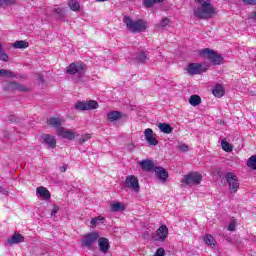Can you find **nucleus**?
Segmentation results:
<instances>
[{
	"mask_svg": "<svg viewBox=\"0 0 256 256\" xmlns=\"http://www.w3.org/2000/svg\"><path fill=\"white\" fill-rule=\"evenodd\" d=\"M158 128L162 133H166V135L173 133V128L171 127V124L160 123L158 125Z\"/></svg>",
	"mask_w": 256,
	"mask_h": 256,
	"instance_id": "nucleus-24",
	"label": "nucleus"
},
{
	"mask_svg": "<svg viewBox=\"0 0 256 256\" xmlns=\"http://www.w3.org/2000/svg\"><path fill=\"white\" fill-rule=\"evenodd\" d=\"M195 3L199 5L193 10L194 17L197 19H213L217 14V8L211 4V0H195Z\"/></svg>",
	"mask_w": 256,
	"mask_h": 256,
	"instance_id": "nucleus-1",
	"label": "nucleus"
},
{
	"mask_svg": "<svg viewBox=\"0 0 256 256\" xmlns=\"http://www.w3.org/2000/svg\"><path fill=\"white\" fill-rule=\"evenodd\" d=\"M14 49H27L29 47V42L23 40H17L13 43Z\"/></svg>",
	"mask_w": 256,
	"mask_h": 256,
	"instance_id": "nucleus-27",
	"label": "nucleus"
},
{
	"mask_svg": "<svg viewBox=\"0 0 256 256\" xmlns=\"http://www.w3.org/2000/svg\"><path fill=\"white\" fill-rule=\"evenodd\" d=\"M127 151H133V149H135V145H133L132 143L127 144L126 147Z\"/></svg>",
	"mask_w": 256,
	"mask_h": 256,
	"instance_id": "nucleus-48",
	"label": "nucleus"
},
{
	"mask_svg": "<svg viewBox=\"0 0 256 256\" xmlns=\"http://www.w3.org/2000/svg\"><path fill=\"white\" fill-rule=\"evenodd\" d=\"M125 187L128 189H133L135 193H139V189H141V186H139V179H137L135 175H129L126 177Z\"/></svg>",
	"mask_w": 256,
	"mask_h": 256,
	"instance_id": "nucleus-10",
	"label": "nucleus"
},
{
	"mask_svg": "<svg viewBox=\"0 0 256 256\" xmlns=\"http://www.w3.org/2000/svg\"><path fill=\"white\" fill-rule=\"evenodd\" d=\"M110 210L114 213H121L125 211V205L123 203L116 202L110 205Z\"/></svg>",
	"mask_w": 256,
	"mask_h": 256,
	"instance_id": "nucleus-23",
	"label": "nucleus"
},
{
	"mask_svg": "<svg viewBox=\"0 0 256 256\" xmlns=\"http://www.w3.org/2000/svg\"><path fill=\"white\" fill-rule=\"evenodd\" d=\"M204 243H206V245H215V238H213V236L211 235H206L204 236Z\"/></svg>",
	"mask_w": 256,
	"mask_h": 256,
	"instance_id": "nucleus-34",
	"label": "nucleus"
},
{
	"mask_svg": "<svg viewBox=\"0 0 256 256\" xmlns=\"http://www.w3.org/2000/svg\"><path fill=\"white\" fill-rule=\"evenodd\" d=\"M98 245H99V250L101 253H108L109 252V239L105 237H100L98 238Z\"/></svg>",
	"mask_w": 256,
	"mask_h": 256,
	"instance_id": "nucleus-19",
	"label": "nucleus"
},
{
	"mask_svg": "<svg viewBox=\"0 0 256 256\" xmlns=\"http://www.w3.org/2000/svg\"><path fill=\"white\" fill-rule=\"evenodd\" d=\"M224 179H226V183L231 191V193H237L239 191V178L233 172H227L224 175Z\"/></svg>",
	"mask_w": 256,
	"mask_h": 256,
	"instance_id": "nucleus-8",
	"label": "nucleus"
},
{
	"mask_svg": "<svg viewBox=\"0 0 256 256\" xmlns=\"http://www.w3.org/2000/svg\"><path fill=\"white\" fill-rule=\"evenodd\" d=\"M36 78L39 80L40 83H45V79L43 78V75H41V73H36Z\"/></svg>",
	"mask_w": 256,
	"mask_h": 256,
	"instance_id": "nucleus-45",
	"label": "nucleus"
},
{
	"mask_svg": "<svg viewBox=\"0 0 256 256\" xmlns=\"http://www.w3.org/2000/svg\"><path fill=\"white\" fill-rule=\"evenodd\" d=\"M200 57L208 59L212 65H221L223 63V56L212 50L211 48H205L199 51Z\"/></svg>",
	"mask_w": 256,
	"mask_h": 256,
	"instance_id": "nucleus-3",
	"label": "nucleus"
},
{
	"mask_svg": "<svg viewBox=\"0 0 256 256\" xmlns=\"http://www.w3.org/2000/svg\"><path fill=\"white\" fill-rule=\"evenodd\" d=\"M221 146L223 151H226V153H231V151H233V146L229 144V142H226L225 140H222Z\"/></svg>",
	"mask_w": 256,
	"mask_h": 256,
	"instance_id": "nucleus-31",
	"label": "nucleus"
},
{
	"mask_svg": "<svg viewBox=\"0 0 256 256\" xmlns=\"http://www.w3.org/2000/svg\"><path fill=\"white\" fill-rule=\"evenodd\" d=\"M60 171L61 173H65V171H67V165L60 166Z\"/></svg>",
	"mask_w": 256,
	"mask_h": 256,
	"instance_id": "nucleus-50",
	"label": "nucleus"
},
{
	"mask_svg": "<svg viewBox=\"0 0 256 256\" xmlns=\"http://www.w3.org/2000/svg\"><path fill=\"white\" fill-rule=\"evenodd\" d=\"M48 125L50 127H54V129H61V118L52 117L47 120Z\"/></svg>",
	"mask_w": 256,
	"mask_h": 256,
	"instance_id": "nucleus-22",
	"label": "nucleus"
},
{
	"mask_svg": "<svg viewBox=\"0 0 256 256\" xmlns=\"http://www.w3.org/2000/svg\"><path fill=\"white\" fill-rule=\"evenodd\" d=\"M17 0H0V9L2 5H15Z\"/></svg>",
	"mask_w": 256,
	"mask_h": 256,
	"instance_id": "nucleus-39",
	"label": "nucleus"
},
{
	"mask_svg": "<svg viewBox=\"0 0 256 256\" xmlns=\"http://www.w3.org/2000/svg\"><path fill=\"white\" fill-rule=\"evenodd\" d=\"M0 61H9V56L5 53V50H0Z\"/></svg>",
	"mask_w": 256,
	"mask_h": 256,
	"instance_id": "nucleus-40",
	"label": "nucleus"
},
{
	"mask_svg": "<svg viewBox=\"0 0 256 256\" xmlns=\"http://www.w3.org/2000/svg\"><path fill=\"white\" fill-rule=\"evenodd\" d=\"M89 139H91V134H85L80 138L79 143L83 144L86 141H89Z\"/></svg>",
	"mask_w": 256,
	"mask_h": 256,
	"instance_id": "nucleus-41",
	"label": "nucleus"
},
{
	"mask_svg": "<svg viewBox=\"0 0 256 256\" xmlns=\"http://www.w3.org/2000/svg\"><path fill=\"white\" fill-rule=\"evenodd\" d=\"M56 134L59 135V137H63V139H68L69 141H73L76 137L73 130H67L64 127L56 129Z\"/></svg>",
	"mask_w": 256,
	"mask_h": 256,
	"instance_id": "nucleus-13",
	"label": "nucleus"
},
{
	"mask_svg": "<svg viewBox=\"0 0 256 256\" xmlns=\"http://www.w3.org/2000/svg\"><path fill=\"white\" fill-rule=\"evenodd\" d=\"M247 167L256 171V155L251 156L247 161Z\"/></svg>",
	"mask_w": 256,
	"mask_h": 256,
	"instance_id": "nucleus-29",
	"label": "nucleus"
},
{
	"mask_svg": "<svg viewBox=\"0 0 256 256\" xmlns=\"http://www.w3.org/2000/svg\"><path fill=\"white\" fill-rule=\"evenodd\" d=\"M59 209H60L59 206L54 205L51 211V217H57V213H59Z\"/></svg>",
	"mask_w": 256,
	"mask_h": 256,
	"instance_id": "nucleus-42",
	"label": "nucleus"
},
{
	"mask_svg": "<svg viewBox=\"0 0 256 256\" xmlns=\"http://www.w3.org/2000/svg\"><path fill=\"white\" fill-rule=\"evenodd\" d=\"M165 0H143L144 7H153L155 3H163Z\"/></svg>",
	"mask_w": 256,
	"mask_h": 256,
	"instance_id": "nucleus-32",
	"label": "nucleus"
},
{
	"mask_svg": "<svg viewBox=\"0 0 256 256\" xmlns=\"http://www.w3.org/2000/svg\"><path fill=\"white\" fill-rule=\"evenodd\" d=\"M188 101L192 107H197L198 105H201V96L192 95Z\"/></svg>",
	"mask_w": 256,
	"mask_h": 256,
	"instance_id": "nucleus-26",
	"label": "nucleus"
},
{
	"mask_svg": "<svg viewBox=\"0 0 256 256\" xmlns=\"http://www.w3.org/2000/svg\"><path fill=\"white\" fill-rule=\"evenodd\" d=\"M123 21L126 25V28L131 33H141L143 31H145V29H147V24L142 19L133 21V19H131V17L124 16Z\"/></svg>",
	"mask_w": 256,
	"mask_h": 256,
	"instance_id": "nucleus-2",
	"label": "nucleus"
},
{
	"mask_svg": "<svg viewBox=\"0 0 256 256\" xmlns=\"http://www.w3.org/2000/svg\"><path fill=\"white\" fill-rule=\"evenodd\" d=\"M144 136L146 139V143H148V145H152L153 147H156V145H159V140L153 137V129L151 128L146 129L144 131Z\"/></svg>",
	"mask_w": 256,
	"mask_h": 256,
	"instance_id": "nucleus-16",
	"label": "nucleus"
},
{
	"mask_svg": "<svg viewBox=\"0 0 256 256\" xmlns=\"http://www.w3.org/2000/svg\"><path fill=\"white\" fill-rule=\"evenodd\" d=\"M245 5H256V0H242Z\"/></svg>",
	"mask_w": 256,
	"mask_h": 256,
	"instance_id": "nucleus-46",
	"label": "nucleus"
},
{
	"mask_svg": "<svg viewBox=\"0 0 256 256\" xmlns=\"http://www.w3.org/2000/svg\"><path fill=\"white\" fill-rule=\"evenodd\" d=\"M228 231H235V222H231L228 226Z\"/></svg>",
	"mask_w": 256,
	"mask_h": 256,
	"instance_id": "nucleus-47",
	"label": "nucleus"
},
{
	"mask_svg": "<svg viewBox=\"0 0 256 256\" xmlns=\"http://www.w3.org/2000/svg\"><path fill=\"white\" fill-rule=\"evenodd\" d=\"M41 139L43 140V143L47 145L48 149H55V147H57V140L55 139V136H51L50 134H43Z\"/></svg>",
	"mask_w": 256,
	"mask_h": 256,
	"instance_id": "nucleus-15",
	"label": "nucleus"
},
{
	"mask_svg": "<svg viewBox=\"0 0 256 256\" xmlns=\"http://www.w3.org/2000/svg\"><path fill=\"white\" fill-rule=\"evenodd\" d=\"M147 54H145V52H139L137 57H136V61L137 63H145V61H147Z\"/></svg>",
	"mask_w": 256,
	"mask_h": 256,
	"instance_id": "nucleus-33",
	"label": "nucleus"
},
{
	"mask_svg": "<svg viewBox=\"0 0 256 256\" xmlns=\"http://www.w3.org/2000/svg\"><path fill=\"white\" fill-rule=\"evenodd\" d=\"M98 240L99 232H89L83 235L80 243L82 247H86L87 249H93V245H95Z\"/></svg>",
	"mask_w": 256,
	"mask_h": 256,
	"instance_id": "nucleus-6",
	"label": "nucleus"
},
{
	"mask_svg": "<svg viewBox=\"0 0 256 256\" xmlns=\"http://www.w3.org/2000/svg\"><path fill=\"white\" fill-rule=\"evenodd\" d=\"M54 13H57V15H59L60 19H63L64 14H63V10L61 8L54 9Z\"/></svg>",
	"mask_w": 256,
	"mask_h": 256,
	"instance_id": "nucleus-44",
	"label": "nucleus"
},
{
	"mask_svg": "<svg viewBox=\"0 0 256 256\" xmlns=\"http://www.w3.org/2000/svg\"><path fill=\"white\" fill-rule=\"evenodd\" d=\"M140 167H141L142 171L151 172V171H155L156 166L152 160L146 159V160H142L140 162Z\"/></svg>",
	"mask_w": 256,
	"mask_h": 256,
	"instance_id": "nucleus-20",
	"label": "nucleus"
},
{
	"mask_svg": "<svg viewBox=\"0 0 256 256\" xmlns=\"http://www.w3.org/2000/svg\"><path fill=\"white\" fill-rule=\"evenodd\" d=\"M154 256H165V249L162 247L158 248Z\"/></svg>",
	"mask_w": 256,
	"mask_h": 256,
	"instance_id": "nucleus-43",
	"label": "nucleus"
},
{
	"mask_svg": "<svg viewBox=\"0 0 256 256\" xmlns=\"http://www.w3.org/2000/svg\"><path fill=\"white\" fill-rule=\"evenodd\" d=\"M211 65L209 62L203 63H189L186 67V73L193 77L194 75H201L202 73H206L209 71Z\"/></svg>",
	"mask_w": 256,
	"mask_h": 256,
	"instance_id": "nucleus-4",
	"label": "nucleus"
},
{
	"mask_svg": "<svg viewBox=\"0 0 256 256\" xmlns=\"http://www.w3.org/2000/svg\"><path fill=\"white\" fill-rule=\"evenodd\" d=\"M25 241V237L21 235L19 232H15L12 237L8 238V245H17L19 243H23Z\"/></svg>",
	"mask_w": 256,
	"mask_h": 256,
	"instance_id": "nucleus-18",
	"label": "nucleus"
},
{
	"mask_svg": "<svg viewBox=\"0 0 256 256\" xmlns=\"http://www.w3.org/2000/svg\"><path fill=\"white\" fill-rule=\"evenodd\" d=\"M212 93L214 97L220 98L223 97V95L225 94V90H223V86L221 84H217L212 90Z\"/></svg>",
	"mask_w": 256,
	"mask_h": 256,
	"instance_id": "nucleus-25",
	"label": "nucleus"
},
{
	"mask_svg": "<svg viewBox=\"0 0 256 256\" xmlns=\"http://www.w3.org/2000/svg\"><path fill=\"white\" fill-rule=\"evenodd\" d=\"M3 50V47L0 45V51Z\"/></svg>",
	"mask_w": 256,
	"mask_h": 256,
	"instance_id": "nucleus-54",
	"label": "nucleus"
},
{
	"mask_svg": "<svg viewBox=\"0 0 256 256\" xmlns=\"http://www.w3.org/2000/svg\"><path fill=\"white\" fill-rule=\"evenodd\" d=\"M201 181H203V175L199 174L198 172H190L182 179V183L184 185H189L190 187L193 185H199Z\"/></svg>",
	"mask_w": 256,
	"mask_h": 256,
	"instance_id": "nucleus-7",
	"label": "nucleus"
},
{
	"mask_svg": "<svg viewBox=\"0 0 256 256\" xmlns=\"http://www.w3.org/2000/svg\"><path fill=\"white\" fill-rule=\"evenodd\" d=\"M123 118L128 119L129 116H127V114H123L120 111H111V112H108L107 114V119L111 123H113L114 121H119V119H123Z\"/></svg>",
	"mask_w": 256,
	"mask_h": 256,
	"instance_id": "nucleus-17",
	"label": "nucleus"
},
{
	"mask_svg": "<svg viewBox=\"0 0 256 256\" xmlns=\"http://www.w3.org/2000/svg\"><path fill=\"white\" fill-rule=\"evenodd\" d=\"M226 241H228V243H231V237H227Z\"/></svg>",
	"mask_w": 256,
	"mask_h": 256,
	"instance_id": "nucleus-52",
	"label": "nucleus"
},
{
	"mask_svg": "<svg viewBox=\"0 0 256 256\" xmlns=\"http://www.w3.org/2000/svg\"><path fill=\"white\" fill-rule=\"evenodd\" d=\"M76 111H93L99 109V103L95 100L79 101L75 104Z\"/></svg>",
	"mask_w": 256,
	"mask_h": 256,
	"instance_id": "nucleus-9",
	"label": "nucleus"
},
{
	"mask_svg": "<svg viewBox=\"0 0 256 256\" xmlns=\"http://www.w3.org/2000/svg\"><path fill=\"white\" fill-rule=\"evenodd\" d=\"M176 149L178 151H181L182 153H187V151H189V146H187L186 144H183V143H179L176 146Z\"/></svg>",
	"mask_w": 256,
	"mask_h": 256,
	"instance_id": "nucleus-36",
	"label": "nucleus"
},
{
	"mask_svg": "<svg viewBox=\"0 0 256 256\" xmlns=\"http://www.w3.org/2000/svg\"><path fill=\"white\" fill-rule=\"evenodd\" d=\"M8 123H21V119L15 115L8 117Z\"/></svg>",
	"mask_w": 256,
	"mask_h": 256,
	"instance_id": "nucleus-38",
	"label": "nucleus"
},
{
	"mask_svg": "<svg viewBox=\"0 0 256 256\" xmlns=\"http://www.w3.org/2000/svg\"><path fill=\"white\" fill-rule=\"evenodd\" d=\"M167 235H169V228L162 225L157 229L156 235L152 236V239L153 241H165L167 239Z\"/></svg>",
	"mask_w": 256,
	"mask_h": 256,
	"instance_id": "nucleus-12",
	"label": "nucleus"
},
{
	"mask_svg": "<svg viewBox=\"0 0 256 256\" xmlns=\"http://www.w3.org/2000/svg\"><path fill=\"white\" fill-rule=\"evenodd\" d=\"M68 6L71 11H79L81 9V5L77 0H68Z\"/></svg>",
	"mask_w": 256,
	"mask_h": 256,
	"instance_id": "nucleus-28",
	"label": "nucleus"
},
{
	"mask_svg": "<svg viewBox=\"0 0 256 256\" xmlns=\"http://www.w3.org/2000/svg\"><path fill=\"white\" fill-rule=\"evenodd\" d=\"M0 193H3V195H7V190H5V188H3L2 186H0Z\"/></svg>",
	"mask_w": 256,
	"mask_h": 256,
	"instance_id": "nucleus-51",
	"label": "nucleus"
},
{
	"mask_svg": "<svg viewBox=\"0 0 256 256\" xmlns=\"http://www.w3.org/2000/svg\"><path fill=\"white\" fill-rule=\"evenodd\" d=\"M143 239H151V234H149V232H144L143 233Z\"/></svg>",
	"mask_w": 256,
	"mask_h": 256,
	"instance_id": "nucleus-49",
	"label": "nucleus"
},
{
	"mask_svg": "<svg viewBox=\"0 0 256 256\" xmlns=\"http://www.w3.org/2000/svg\"><path fill=\"white\" fill-rule=\"evenodd\" d=\"M154 172L156 173L157 179H159L161 183H167V179H169V172L165 168L156 166L154 168Z\"/></svg>",
	"mask_w": 256,
	"mask_h": 256,
	"instance_id": "nucleus-14",
	"label": "nucleus"
},
{
	"mask_svg": "<svg viewBox=\"0 0 256 256\" xmlns=\"http://www.w3.org/2000/svg\"><path fill=\"white\" fill-rule=\"evenodd\" d=\"M103 221H105V218L101 216L92 218L90 222L91 228L94 229V227H97L98 223H103Z\"/></svg>",
	"mask_w": 256,
	"mask_h": 256,
	"instance_id": "nucleus-30",
	"label": "nucleus"
},
{
	"mask_svg": "<svg viewBox=\"0 0 256 256\" xmlns=\"http://www.w3.org/2000/svg\"><path fill=\"white\" fill-rule=\"evenodd\" d=\"M169 25V18H163L160 23L157 25V27L163 29Z\"/></svg>",
	"mask_w": 256,
	"mask_h": 256,
	"instance_id": "nucleus-37",
	"label": "nucleus"
},
{
	"mask_svg": "<svg viewBox=\"0 0 256 256\" xmlns=\"http://www.w3.org/2000/svg\"><path fill=\"white\" fill-rule=\"evenodd\" d=\"M4 91L7 93H12L13 91L27 92L29 91V88L17 82H9L4 86Z\"/></svg>",
	"mask_w": 256,
	"mask_h": 256,
	"instance_id": "nucleus-11",
	"label": "nucleus"
},
{
	"mask_svg": "<svg viewBox=\"0 0 256 256\" xmlns=\"http://www.w3.org/2000/svg\"><path fill=\"white\" fill-rule=\"evenodd\" d=\"M86 69L87 65H85V63L74 62L67 67L66 73H68V75H78L77 83H79L83 78V75H85Z\"/></svg>",
	"mask_w": 256,
	"mask_h": 256,
	"instance_id": "nucleus-5",
	"label": "nucleus"
},
{
	"mask_svg": "<svg viewBox=\"0 0 256 256\" xmlns=\"http://www.w3.org/2000/svg\"><path fill=\"white\" fill-rule=\"evenodd\" d=\"M0 77H15V74L9 70L0 69Z\"/></svg>",
	"mask_w": 256,
	"mask_h": 256,
	"instance_id": "nucleus-35",
	"label": "nucleus"
},
{
	"mask_svg": "<svg viewBox=\"0 0 256 256\" xmlns=\"http://www.w3.org/2000/svg\"><path fill=\"white\" fill-rule=\"evenodd\" d=\"M36 193H37V195H40V197L42 199H46V200L51 199V193L49 192V190H47V188H45L43 186L38 187L36 189Z\"/></svg>",
	"mask_w": 256,
	"mask_h": 256,
	"instance_id": "nucleus-21",
	"label": "nucleus"
},
{
	"mask_svg": "<svg viewBox=\"0 0 256 256\" xmlns=\"http://www.w3.org/2000/svg\"><path fill=\"white\" fill-rule=\"evenodd\" d=\"M97 2H104V1H108V0H96Z\"/></svg>",
	"mask_w": 256,
	"mask_h": 256,
	"instance_id": "nucleus-53",
	"label": "nucleus"
}]
</instances>
